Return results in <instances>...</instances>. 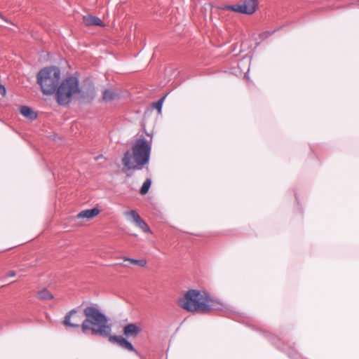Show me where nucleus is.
<instances>
[{
  "label": "nucleus",
  "mask_w": 359,
  "mask_h": 359,
  "mask_svg": "<svg viewBox=\"0 0 359 359\" xmlns=\"http://www.w3.org/2000/svg\"><path fill=\"white\" fill-rule=\"evenodd\" d=\"M77 313V310L73 309L66 313L62 323L65 327L72 328H81V332L85 335L91 334L108 337L111 343L116 344L121 348L139 355L133 344L123 336L111 335V325L108 324V317L95 306H88L83 309L85 319L80 325L71 321L72 317Z\"/></svg>",
  "instance_id": "f257e3e1"
},
{
  "label": "nucleus",
  "mask_w": 359,
  "mask_h": 359,
  "mask_svg": "<svg viewBox=\"0 0 359 359\" xmlns=\"http://www.w3.org/2000/svg\"><path fill=\"white\" fill-rule=\"evenodd\" d=\"M179 306L192 313H208L211 311L231 312L229 306L221 300L212 297L205 290L191 289L178 300Z\"/></svg>",
  "instance_id": "f03ea898"
},
{
  "label": "nucleus",
  "mask_w": 359,
  "mask_h": 359,
  "mask_svg": "<svg viewBox=\"0 0 359 359\" xmlns=\"http://www.w3.org/2000/svg\"><path fill=\"white\" fill-rule=\"evenodd\" d=\"M151 151V142L145 137L138 138L132 147V149L127 150L122 158L124 169L127 170H140L148 165Z\"/></svg>",
  "instance_id": "7ed1b4c3"
},
{
  "label": "nucleus",
  "mask_w": 359,
  "mask_h": 359,
  "mask_svg": "<svg viewBox=\"0 0 359 359\" xmlns=\"http://www.w3.org/2000/svg\"><path fill=\"white\" fill-rule=\"evenodd\" d=\"M61 72L55 66L46 67L37 74V83L40 86L43 95H53L59 85Z\"/></svg>",
  "instance_id": "20e7f679"
},
{
  "label": "nucleus",
  "mask_w": 359,
  "mask_h": 359,
  "mask_svg": "<svg viewBox=\"0 0 359 359\" xmlns=\"http://www.w3.org/2000/svg\"><path fill=\"white\" fill-rule=\"evenodd\" d=\"M79 81L76 76H70L62 81L54 93L55 100L60 106H67L79 90Z\"/></svg>",
  "instance_id": "39448f33"
},
{
  "label": "nucleus",
  "mask_w": 359,
  "mask_h": 359,
  "mask_svg": "<svg viewBox=\"0 0 359 359\" xmlns=\"http://www.w3.org/2000/svg\"><path fill=\"white\" fill-rule=\"evenodd\" d=\"M257 6V0H244L242 4L226 5L222 9L242 14L251 15L256 11Z\"/></svg>",
  "instance_id": "423d86ee"
},
{
  "label": "nucleus",
  "mask_w": 359,
  "mask_h": 359,
  "mask_svg": "<svg viewBox=\"0 0 359 359\" xmlns=\"http://www.w3.org/2000/svg\"><path fill=\"white\" fill-rule=\"evenodd\" d=\"M76 99L81 104H89L95 97V88L92 82L84 84L81 87L79 86L76 90Z\"/></svg>",
  "instance_id": "0eeeda50"
},
{
  "label": "nucleus",
  "mask_w": 359,
  "mask_h": 359,
  "mask_svg": "<svg viewBox=\"0 0 359 359\" xmlns=\"http://www.w3.org/2000/svg\"><path fill=\"white\" fill-rule=\"evenodd\" d=\"M140 332L141 328L135 323H128L123 327V334L127 338H135Z\"/></svg>",
  "instance_id": "6e6552de"
},
{
  "label": "nucleus",
  "mask_w": 359,
  "mask_h": 359,
  "mask_svg": "<svg viewBox=\"0 0 359 359\" xmlns=\"http://www.w3.org/2000/svg\"><path fill=\"white\" fill-rule=\"evenodd\" d=\"M83 22L86 26H99L104 27V24L102 21L97 16L93 15H86L83 17Z\"/></svg>",
  "instance_id": "1a4fd4ad"
},
{
  "label": "nucleus",
  "mask_w": 359,
  "mask_h": 359,
  "mask_svg": "<svg viewBox=\"0 0 359 359\" xmlns=\"http://www.w3.org/2000/svg\"><path fill=\"white\" fill-rule=\"evenodd\" d=\"M100 213V210L97 208H93L91 209H87L81 211L77 215V218L79 219H83L86 218L88 219H92L97 216Z\"/></svg>",
  "instance_id": "9d476101"
},
{
  "label": "nucleus",
  "mask_w": 359,
  "mask_h": 359,
  "mask_svg": "<svg viewBox=\"0 0 359 359\" xmlns=\"http://www.w3.org/2000/svg\"><path fill=\"white\" fill-rule=\"evenodd\" d=\"M20 114L29 118L31 121H34L37 118V114L34 109L28 106H22L20 109Z\"/></svg>",
  "instance_id": "9b49d317"
},
{
  "label": "nucleus",
  "mask_w": 359,
  "mask_h": 359,
  "mask_svg": "<svg viewBox=\"0 0 359 359\" xmlns=\"http://www.w3.org/2000/svg\"><path fill=\"white\" fill-rule=\"evenodd\" d=\"M283 351L285 352L289 358L291 359H303L302 355L297 352L293 348H286L285 346L282 348H280Z\"/></svg>",
  "instance_id": "f8f14e48"
},
{
  "label": "nucleus",
  "mask_w": 359,
  "mask_h": 359,
  "mask_svg": "<svg viewBox=\"0 0 359 359\" xmlns=\"http://www.w3.org/2000/svg\"><path fill=\"white\" fill-rule=\"evenodd\" d=\"M275 31H266L258 34L257 37L255 38L256 43L259 44L264 40L271 36Z\"/></svg>",
  "instance_id": "ddd939ff"
},
{
  "label": "nucleus",
  "mask_w": 359,
  "mask_h": 359,
  "mask_svg": "<svg viewBox=\"0 0 359 359\" xmlns=\"http://www.w3.org/2000/svg\"><path fill=\"white\" fill-rule=\"evenodd\" d=\"M116 97V94L114 93L112 90L106 89L104 90L102 93V99L105 102H110L115 99Z\"/></svg>",
  "instance_id": "4468645a"
},
{
  "label": "nucleus",
  "mask_w": 359,
  "mask_h": 359,
  "mask_svg": "<svg viewBox=\"0 0 359 359\" xmlns=\"http://www.w3.org/2000/svg\"><path fill=\"white\" fill-rule=\"evenodd\" d=\"M152 181L151 179L147 178L143 183L142 186L140 188V193L142 195H145L149 192V190L151 187Z\"/></svg>",
  "instance_id": "2eb2a0df"
},
{
  "label": "nucleus",
  "mask_w": 359,
  "mask_h": 359,
  "mask_svg": "<svg viewBox=\"0 0 359 359\" xmlns=\"http://www.w3.org/2000/svg\"><path fill=\"white\" fill-rule=\"evenodd\" d=\"M38 297L43 300H49L53 299V295L46 289L40 290L38 292Z\"/></svg>",
  "instance_id": "dca6fc26"
},
{
  "label": "nucleus",
  "mask_w": 359,
  "mask_h": 359,
  "mask_svg": "<svg viewBox=\"0 0 359 359\" xmlns=\"http://www.w3.org/2000/svg\"><path fill=\"white\" fill-rule=\"evenodd\" d=\"M126 262H129L130 264H136L139 266L144 267L147 264V261L144 259H136L129 257H126L124 259Z\"/></svg>",
  "instance_id": "f3484780"
},
{
  "label": "nucleus",
  "mask_w": 359,
  "mask_h": 359,
  "mask_svg": "<svg viewBox=\"0 0 359 359\" xmlns=\"http://www.w3.org/2000/svg\"><path fill=\"white\" fill-rule=\"evenodd\" d=\"M168 94L169 93H166L161 98H160L158 100L154 103V107L155 109H157L158 114L161 113L163 102L168 95Z\"/></svg>",
  "instance_id": "a211bd4d"
},
{
  "label": "nucleus",
  "mask_w": 359,
  "mask_h": 359,
  "mask_svg": "<svg viewBox=\"0 0 359 359\" xmlns=\"http://www.w3.org/2000/svg\"><path fill=\"white\" fill-rule=\"evenodd\" d=\"M135 224L141 229L144 232H149V227L147 225V224L140 217L135 222Z\"/></svg>",
  "instance_id": "6ab92c4d"
},
{
  "label": "nucleus",
  "mask_w": 359,
  "mask_h": 359,
  "mask_svg": "<svg viewBox=\"0 0 359 359\" xmlns=\"http://www.w3.org/2000/svg\"><path fill=\"white\" fill-rule=\"evenodd\" d=\"M126 215L130 217V219L133 222H135L140 217H141L139 214L135 210H130L125 213Z\"/></svg>",
  "instance_id": "aec40b11"
},
{
  "label": "nucleus",
  "mask_w": 359,
  "mask_h": 359,
  "mask_svg": "<svg viewBox=\"0 0 359 359\" xmlns=\"http://www.w3.org/2000/svg\"><path fill=\"white\" fill-rule=\"evenodd\" d=\"M265 337L269 339V341L272 344H276L278 341H279V339L274 335L273 334L269 332H264Z\"/></svg>",
  "instance_id": "412c9836"
},
{
  "label": "nucleus",
  "mask_w": 359,
  "mask_h": 359,
  "mask_svg": "<svg viewBox=\"0 0 359 359\" xmlns=\"http://www.w3.org/2000/svg\"><path fill=\"white\" fill-rule=\"evenodd\" d=\"M252 56L248 55V54L243 55L238 62V66L240 67L241 65H243L245 62L249 63L251 62Z\"/></svg>",
  "instance_id": "4be33fe9"
},
{
  "label": "nucleus",
  "mask_w": 359,
  "mask_h": 359,
  "mask_svg": "<svg viewBox=\"0 0 359 359\" xmlns=\"http://www.w3.org/2000/svg\"><path fill=\"white\" fill-rule=\"evenodd\" d=\"M241 47L242 46H233V48L231 50V52L233 53V56H237L239 53L243 51L241 49Z\"/></svg>",
  "instance_id": "5701e85b"
},
{
  "label": "nucleus",
  "mask_w": 359,
  "mask_h": 359,
  "mask_svg": "<svg viewBox=\"0 0 359 359\" xmlns=\"http://www.w3.org/2000/svg\"><path fill=\"white\" fill-rule=\"evenodd\" d=\"M0 18H1L2 20H4L5 22H8L10 24H11L12 25H15L13 22L8 21V20L7 18H6L4 16L2 15V14L0 13Z\"/></svg>",
  "instance_id": "b1692460"
},
{
  "label": "nucleus",
  "mask_w": 359,
  "mask_h": 359,
  "mask_svg": "<svg viewBox=\"0 0 359 359\" xmlns=\"http://www.w3.org/2000/svg\"><path fill=\"white\" fill-rule=\"evenodd\" d=\"M6 91V88L0 83V94L5 93Z\"/></svg>",
  "instance_id": "393cba45"
},
{
  "label": "nucleus",
  "mask_w": 359,
  "mask_h": 359,
  "mask_svg": "<svg viewBox=\"0 0 359 359\" xmlns=\"http://www.w3.org/2000/svg\"><path fill=\"white\" fill-rule=\"evenodd\" d=\"M15 275H16V274H15V271H10V272L8 273L7 276H8V277H14V276H15Z\"/></svg>",
  "instance_id": "a878e982"
},
{
  "label": "nucleus",
  "mask_w": 359,
  "mask_h": 359,
  "mask_svg": "<svg viewBox=\"0 0 359 359\" xmlns=\"http://www.w3.org/2000/svg\"><path fill=\"white\" fill-rule=\"evenodd\" d=\"M133 172H128V173L126 174V176H127L128 177H132V176H133Z\"/></svg>",
  "instance_id": "bb28decb"
},
{
  "label": "nucleus",
  "mask_w": 359,
  "mask_h": 359,
  "mask_svg": "<svg viewBox=\"0 0 359 359\" xmlns=\"http://www.w3.org/2000/svg\"><path fill=\"white\" fill-rule=\"evenodd\" d=\"M295 198H296V201H297V203H299V199H298L297 196L296 194H295Z\"/></svg>",
  "instance_id": "cd10ccee"
},
{
  "label": "nucleus",
  "mask_w": 359,
  "mask_h": 359,
  "mask_svg": "<svg viewBox=\"0 0 359 359\" xmlns=\"http://www.w3.org/2000/svg\"><path fill=\"white\" fill-rule=\"evenodd\" d=\"M245 77L246 79H249V77H248L246 74H245Z\"/></svg>",
  "instance_id": "c85d7f7f"
},
{
  "label": "nucleus",
  "mask_w": 359,
  "mask_h": 359,
  "mask_svg": "<svg viewBox=\"0 0 359 359\" xmlns=\"http://www.w3.org/2000/svg\"><path fill=\"white\" fill-rule=\"evenodd\" d=\"M99 158H100V156H97L95 159L97 160Z\"/></svg>",
  "instance_id": "c756f323"
},
{
  "label": "nucleus",
  "mask_w": 359,
  "mask_h": 359,
  "mask_svg": "<svg viewBox=\"0 0 359 359\" xmlns=\"http://www.w3.org/2000/svg\"><path fill=\"white\" fill-rule=\"evenodd\" d=\"M9 29L13 31V27L9 28Z\"/></svg>",
  "instance_id": "7c9ffc66"
},
{
  "label": "nucleus",
  "mask_w": 359,
  "mask_h": 359,
  "mask_svg": "<svg viewBox=\"0 0 359 359\" xmlns=\"http://www.w3.org/2000/svg\"><path fill=\"white\" fill-rule=\"evenodd\" d=\"M9 29L13 31V27L9 28Z\"/></svg>",
  "instance_id": "2f4dec72"
}]
</instances>
